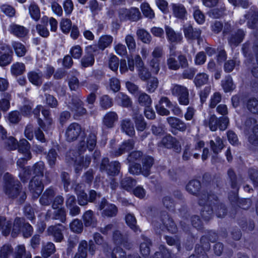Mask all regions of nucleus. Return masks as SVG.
Listing matches in <instances>:
<instances>
[{
	"label": "nucleus",
	"mask_w": 258,
	"mask_h": 258,
	"mask_svg": "<svg viewBox=\"0 0 258 258\" xmlns=\"http://www.w3.org/2000/svg\"><path fill=\"white\" fill-rule=\"evenodd\" d=\"M199 204L204 206L201 215L205 220H209L213 216L214 208L217 217H223L226 214L224 206L220 204L217 197L214 195L202 193L199 196Z\"/></svg>",
	"instance_id": "nucleus-1"
},
{
	"label": "nucleus",
	"mask_w": 258,
	"mask_h": 258,
	"mask_svg": "<svg viewBox=\"0 0 258 258\" xmlns=\"http://www.w3.org/2000/svg\"><path fill=\"white\" fill-rule=\"evenodd\" d=\"M6 180L5 192L11 198H18L20 203H23L26 198V195L24 191H20V183L18 181H15L12 178L11 175L6 173L5 175Z\"/></svg>",
	"instance_id": "nucleus-2"
},
{
	"label": "nucleus",
	"mask_w": 258,
	"mask_h": 258,
	"mask_svg": "<svg viewBox=\"0 0 258 258\" xmlns=\"http://www.w3.org/2000/svg\"><path fill=\"white\" fill-rule=\"evenodd\" d=\"M93 255L96 250V247L92 240L89 243L86 240H81L78 245L77 252L73 258H87L88 250Z\"/></svg>",
	"instance_id": "nucleus-3"
},
{
	"label": "nucleus",
	"mask_w": 258,
	"mask_h": 258,
	"mask_svg": "<svg viewBox=\"0 0 258 258\" xmlns=\"http://www.w3.org/2000/svg\"><path fill=\"white\" fill-rule=\"evenodd\" d=\"M171 92L173 95L177 96L179 103L181 105H187L189 103L188 91L184 86L174 84L171 88Z\"/></svg>",
	"instance_id": "nucleus-4"
},
{
	"label": "nucleus",
	"mask_w": 258,
	"mask_h": 258,
	"mask_svg": "<svg viewBox=\"0 0 258 258\" xmlns=\"http://www.w3.org/2000/svg\"><path fill=\"white\" fill-rule=\"evenodd\" d=\"M158 146L159 147L172 149L177 153H179L181 150V144L179 141L169 134L164 137L158 143Z\"/></svg>",
	"instance_id": "nucleus-5"
},
{
	"label": "nucleus",
	"mask_w": 258,
	"mask_h": 258,
	"mask_svg": "<svg viewBox=\"0 0 258 258\" xmlns=\"http://www.w3.org/2000/svg\"><path fill=\"white\" fill-rule=\"evenodd\" d=\"M96 133L95 132L90 133L86 141L83 140L80 142L78 150L80 152H84L87 148L89 151H92L96 146Z\"/></svg>",
	"instance_id": "nucleus-6"
},
{
	"label": "nucleus",
	"mask_w": 258,
	"mask_h": 258,
	"mask_svg": "<svg viewBox=\"0 0 258 258\" xmlns=\"http://www.w3.org/2000/svg\"><path fill=\"white\" fill-rule=\"evenodd\" d=\"M135 60L139 77L144 81L149 79L151 76V73L145 67L144 63L139 55H135Z\"/></svg>",
	"instance_id": "nucleus-7"
},
{
	"label": "nucleus",
	"mask_w": 258,
	"mask_h": 258,
	"mask_svg": "<svg viewBox=\"0 0 258 258\" xmlns=\"http://www.w3.org/2000/svg\"><path fill=\"white\" fill-rule=\"evenodd\" d=\"M96 50V47L95 45H90L87 47L85 54L81 60V64L82 67L87 68L93 65L95 58L93 52H95Z\"/></svg>",
	"instance_id": "nucleus-8"
},
{
	"label": "nucleus",
	"mask_w": 258,
	"mask_h": 258,
	"mask_svg": "<svg viewBox=\"0 0 258 258\" xmlns=\"http://www.w3.org/2000/svg\"><path fill=\"white\" fill-rule=\"evenodd\" d=\"M98 209L103 211L102 213L103 216L111 217L116 216L117 213V207L113 204L107 203L106 200L101 201L98 206Z\"/></svg>",
	"instance_id": "nucleus-9"
},
{
	"label": "nucleus",
	"mask_w": 258,
	"mask_h": 258,
	"mask_svg": "<svg viewBox=\"0 0 258 258\" xmlns=\"http://www.w3.org/2000/svg\"><path fill=\"white\" fill-rule=\"evenodd\" d=\"M81 132V126L77 123L74 122L69 125L66 131V139L69 142L76 140Z\"/></svg>",
	"instance_id": "nucleus-10"
},
{
	"label": "nucleus",
	"mask_w": 258,
	"mask_h": 258,
	"mask_svg": "<svg viewBox=\"0 0 258 258\" xmlns=\"http://www.w3.org/2000/svg\"><path fill=\"white\" fill-rule=\"evenodd\" d=\"M41 180V178L33 177L29 183L30 191L35 198H37L43 190L44 186Z\"/></svg>",
	"instance_id": "nucleus-11"
},
{
	"label": "nucleus",
	"mask_w": 258,
	"mask_h": 258,
	"mask_svg": "<svg viewBox=\"0 0 258 258\" xmlns=\"http://www.w3.org/2000/svg\"><path fill=\"white\" fill-rule=\"evenodd\" d=\"M65 227L62 225L59 224L54 226H50L47 229V233L49 235L52 236L56 242H60L63 238L62 231Z\"/></svg>",
	"instance_id": "nucleus-12"
},
{
	"label": "nucleus",
	"mask_w": 258,
	"mask_h": 258,
	"mask_svg": "<svg viewBox=\"0 0 258 258\" xmlns=\"http://www.w3.org/2000/svg\"><path fill=\"white\" fill-rule=\"evenodd\" d=\"M8 30L11 34L19 38L25 37L29 33L27 28L16 23L11 24Z\"/></svg>",
	"instance_id": "nucleus-13"
},
{
	"label": "nucleus",
	"mask_w": 258,
	"mask_h": 258,
	"mask_svg": "<svg viewBox=\"0 0 258 258\" xmlns=\"http://www.w3.org/2000/svg\"><path fill=\"white\" fill-rule=\"evenodd\" d=\"M72 104H68V107L75 111L76 115H83L87 112L86 109L83 107V103L82 100L78 97H74L72 99Z\"/></svg>",
	"instance_id": "nucleus-14"
},
{
	"label": "nucleus",
	"mask_w": 258,
	"mask_h": 258,
	"mask_svg": "<svg viewBox=\"0 0 258 258\" xmlns=\"http://www.w3.org/2000/svg\"><path fill=\"white\" fill-rule=\"evenodd\" d=\"M183 32L185 37L188 39H197L199 44L202 40L201 38V30L199 29H194L190 25L184 26Z\"/></svg>",
	"instance_id": "nucleus-15"
},
{
	"label": "nucleus",
	"mask_w": 258,
	"mask_h": 258,
	"mask_svg": "<svg viewBox=\"0 0 258 258\" xmlns=\"http://www.w3.org/2000/svg\"><path fill=\"white\" fill-rule=\"evenodd\" d=\"M255 118L250 117L247 119L245 122V125L249 127L253 128V134L249 137V142L252 144L258 143V124Z\"/></svg>",
	"instance_id": "nucleus-16"
},
{
	"label": "nucleus",
	"mask_w": 258,
	"mask_h": 258,
	"mask_svg": "<svg viewBox=\"0 0 258 258\" xmlns=\"http://www.w3.org/2000/svg\"><path fill=\"white\" fill-rule=\"evenodd\" d=\"M29 159L28 155L25 154V157L19 158L17 162V165L21 168L19 177L23 182L26 181L30 177V167H23L26 161Z\"/></svg>",
	"instance_id": "nucleus-17"
},
{
	"label": "nucleus",
	"mask_w": 258,
	"mask_h": 258,
	"mask_svg": "<svg viewBox=\"0 0 258 258\" xmlns=\"http://www.w3.org/2000/svg\"><path fill=\"white\" fill-rule=\"evenodd\" d=\"M167 121L171 127L175 128L178 131L183 132L186 129V124L180 119L175 117H168L167 118Z\"/></svg>",
	"instance_id": "nucleus-18"
},
{
	"label": "nucleus",
	"mask_w": 258,
	"mask_h": 258,
	"mask_svg": "<svg viewBox=\"0 0 258 258\" xmlns=\"http://www.w3.org/2000/svg\"><path fill=\"white\" fill-rule=\"evenodd\" d=\"M121 129L122 132L128 136L132 137L135 134L133 123L129 119H125L121 122Z\"/></svg>",
	"instance_id": "nucleus-19"
},
{
	"label": "nucleus",
	"mask_w": 258,
	"mask_h": 258,
	"mask_svg": "<svg viewBox=\"0 0 258 258\" xmlns=\"http://www.w3.org/2000/svg\"><path fill=\"white\" fill-rule=\"evenodd\" d=\"M172 10L173 15L178 19H183L187 14V11L184 6L181 4H173Z\"/></svg>",
	"instance_id": "nucleus-20"
},
{
	"label": "nucleus",
	"mask_w": 258,
	"mask_h": 258,
	"mask_svg": "<svg viewBox=\"0 0 258 258\" xmlns=\"http://www.w3.org/2000/svg\"><path fill=\"white\" fill-rule=\"evenodd\" d=\"M177 54L173 49H170V53L167 59V64L170 70H177L180 68L178 61L176 59Z\"/></svg>",
	"instance_id": "nucleus-21"
},
{
	"label": "nucleus",
	"mask_w": 258,
	"mask_h": 258,
	"mask_svg": "<svg viewBox=\"0 0 258 258\" xmlns=\"http://www.w3.org/2000/svg\"><path fill=\"white\" fill-rule=\"evenodd\" d=\"M209 144L211 150L215 154H218L224 147L223 141L219 137L210 140Z\"/></svg>",
	"instance_id": "nucleus-22"
},
{
	"label": "nucleus",
	"mask_w": 258,
	"mask_h": 258,
	"mask_svg": "<svg viewBox=\"0 0 258 258\" xmlns=\"http://www.w3.org/2000/svg\"><path fill=\"white\" fill-rule=\"evenodd\" d=\"M55 210L52 216L51 215V211H48L46 214V218H51L52 219L59 220L61 222L64 223L66 219V213L64 209L63 208H58Z\"/></svg>",
	"instance_id": "nucleus-23"
},
{
	"label": "nucleus",
	"mask_w": 258,
	"mask_h": 258,
	"mask_svg": "<svg viewBox=\"0 0 258 258\" xmlns=\"http://www.w3.org/2000/svg\"><path fill=\"white\" fill-rule=\"evenodd\" d=\"M44 170V164L42 161H39L35 163L32 168L30 167V175L32 172L35 175L34 177L42 178L43 176Z\"/></svg>",
	"instance_id": "nucleus-24"
},
{
	"label": "nucleus",
	"mask_w": 258,
	"mask_h": 258,
	"mask_svg": "<svg viewBox=\"0 0 258 258\" xmlns=\"http://www.w3.org/2000/svg\"><path fill=\"white\" fill-rule=\"evenodd\" d=\"M117 120V114L115 112L109 111L104 115L103 122L107 127H112L114 122Z\"/></svg>",
	"instance_id": "nucleus-25"
},
{
	"label": "nucleus",
	"mask_w": 258,
	"mask_h": 258,
	"mask_svg": "<svg viewBox=\"0 0 258 258\" xmlns=\"http://www.w3.org/2000/svg\"><path fill=\"white\" fill-rule=\"evenodd\" d=\"M165 31L169 41L178 43L181 41L182 39V35L180 33L175 32L171 28L166 26Z\"/></svg>",
	"instance_id": "nucleus-26"
},
{
	"label": "nucleus",
	"mask_w": 258,
	"mask_h": 258,
	"mask_svg": "<svg viewBox=\"0 0 258 258\" xmlns=\"http://www.w3.org/2000/svg\"><path fill=\"white\" fill-rule=\"evenodd\" d=\"M29 81L36 86H40L42 83V74L40 71H31L28 74Z\"/></svg>",
	"instance_id": "nucleus-27"
},
{
	"label": "nucleus",
	"mask_w": 258,
	"mask_h": 258,
	"mask_svg": "<svg viewBox=\"0 0 258 258\" xmlns=\"http://www.w3.org/2000/svg\"><path fill=\"white\" fill-rule=\"evenodd\" d=\"M142 174L148 176L150 174V169L153 164V159L151 157L146 156L142 158Z\"/></svg>",
	"instance_id": "nucleus-28"
},
{
	"label": "nucleus",
	"mask_w": 258,
	"mask_h": 258,
	"mask_svg": "<svg viewBox=\"0 0 258 258\" xmlns=\"http://www.w3.org/2000/svg\"><path fill=\"white\" fill-rule=\"evenodd\" d=\"M134 142L133 140H128L124 142L120 146L118 150L115 151L113 154L115 156H118L125 152L133 149L134 147Z\"/></svg>",
	"instance_id": "nucleus-29"
},
{
	"label": "nucleus",
	"mask_w": 258,
	"mask_h": 258,
	"mask_svg": "<svg viewBox=\"0 0 258 258\" xmlns=\"http://www.w3.org/2000/svg\"><path fill=\"white\" fill-rule=\"evenodd\" d=\"M113 41V37L111 35H104L101 36L98 42V48L103 50L111 45Z\"/></svg>",
	"instance_id": "nucleus-30"
},
{
	"label": "nucleus",
	"mask_w": 258,
	"mask_h": 258,
	"mask_svg": "<svg viewBox=\"0 0 258 258\" xmlns=\"http://www.w3.org/2000/svg\"><path fill=\"white\" fill-rule=\"evenodd\" d=\"M136 128L138 131H144L147 126V123L145 122L143 116L140 114H135L133 117Z\"/></svg>",
	"instance_id": "nucleus-31"
},
{
	"label": "nucleus",
	"mask_w": 258,
	"mask_h": 258,
	"mask_svg": "<svg viewBox=\"0 0 258 258\" xmlns=\"http://www.w3.org/2000/svg\"><path fill=\"white\" fill-rule=\"evenodd\" d=\"M54 191L53 189L49 188L46 189L40 199V204L44 206L49 205L52 198L54 196Z\"/></svg>",
	"instance_id": "nucleus-32"
},
{
	"label": "nucleus",
	"mask_w": 258,
	"mask_h": 258,
	"mask_svg": "<svg viewBox=\"0 0 258 258\" xmlns=\"http://www.w3.org/2000/svg\"><path fill=\"white\" fill-rule=\"evenodd\" d=\"M112 240L113 242L117 245L125 246L127 242L126 238L119 231L115 230L113 233Z\"/></svg>",
	"instance_id": "nucleus-33"
},
{
	"label": "nucleus",
	"mask_w": 258,
	"mask_h": 258,
	"mask_svg": "<svg viewBox=\"0 0 258 258\" xmlns=\"http://www.w3.org/2000/svg\"><path fill=\"white\" fill-rule=\"evenodd\" d=\"M219 119L215 115H210L204 120V124L206 126H208L212 131L217 130L218 126Z\"/></svg>",
	"instance_id": "nucleus-34"
},
{
	"label": "nucleus",
	"mask_w": 258,
	"mask_h": 258,
	"mask_svg": "<svg viewBox=\"0 0 258 258\" xmlns=\"http://www.w3.org/2000/svg\"><path fill=\"white\" fill-rule=\"evenodd\" d=\"M93 238L96 244L101 246L102 250L105 252H109V246L108 243L104 240L103 236L99 233H95Z\"/></svg>",
	"instance_id": "nucleus-35"
},
{
	"label": "nucleus",
	"mask_w": 258,
	"mask_h": 258,
	"mask_svg": "<svg viewBox=\"0 0 258 258\" xmlns=\"http://www.w3.org/2000/svg\"><path fill=\"white\" fill-rule=\"evenodd\" d=\"M55 251L54 244L52 242H47L42 246L41 254L44 258H48Z\"/></svg>",
	"instance_id": "nucleus-36"
},
{
	"label": "nucleus",
	"mask_w": 258,
	"mask_h": 258,
	"mask_svg": "<svg viewBox=\"0 0 258 258\" xmlns=\"http://www.w3.org/2000/svg\"><path fill=\"white\" fill-rule=\"evenodd\" d=\"M139 103L146 108L150 107L152 101L150 96L145 92H140L138 98Z\"/></svg>",
	"instance_id": "nucleus-37"
},
{
	"label": "nucleus",
	"mask_w": 258,
	"mask_h": 258,
	"mask_svg": "<svg viewBox=\"0 0 258 258\" xmlns=\"http://www.w3.org/2000/svg\"><path fill=\"white\" fill-rule=\"evenodd\" d=\"M201 187V183L199 180H192L188 182L186 188L188 192L192 195H197Z\"/></svg>",
	"instance_id": "nucleus-38"
},
{
	"label": "nucleus",
	"mask_w": 258,
	"mask_h": 258,
	"mask_svg": "<svg viewBox=\"0 0 258 258\" xmlns=\"http://www.w3.org/2000/svg\"><path fill=\"white\" fill-rule=\"evenodd\" d=\"M84 221L86 226L94 227L96 225L97 220L92 211H87L84 215Z\"/></svg>",
	"instance_id": "nucleus-39"
},
{
	"label": "nucleus",
	"mask_w": 258,
	"mask_h": 258,
	"mask_svg": "<svg viewBox=\"0 0 258 258\" xmlns=\"http://www.w3.org/2000/svg\"><path fill=\"white\" fill-rule=\"evenodd\" d=\"M226 8L224 5L221 6L220 8L211 10L208 13L209 16L214 19L220 18L226 14Z\"/></svg>",
	"instance_id": "nucleus-40"
},
{
	"label": "nucleus",
	"mask_w": 258,
	"mask_h": 258,
	"mask_svg": "<svg viewBox=\"0 0 258 258\" xmlns=\"http://www.w3.org/2000/svg\"><path fill=\"white\" fill-rule=\"evenodd\" d=\"M18 147L19 148V152H22L27 155L28 158L31 159V153L29 151L30 149V145L26 140L24 139L21 140L19 142V143H18Z\"/></svg>",
	"instance_id": "nucleus-41"
},
{
	"label": "nucleus",
	"mask_w": 258,
	"mask_h": 258,
	"mask_svg": "<svg viewBox=\"0 0 258 258\" xmlns=\"http://www.w3.org/2000/svg\"><path fill=\"white\" fill-rule=\"evenodd\" d=\"M244 35L243 31L241 30H238L234 34L231 35L229 39V43L234 46L237 45L242 41Z\"/></svg>",
	"instance_id": "nucleus-42"
},
{
	"label": "nucleus",
	"mask_w": 258,
	"mask_h": 258,
	"mask_svg": "<svg viewBox=\"0 0 258 258\" xmlns=\"http://www.w3.org/2000/svg\"><path fill=\"white\" fill-rule=\"evenodd\" d=\"M12 46L15 50L16 55L19 57H22L25 55L27 49L24 45L18 41L12 42Z\"/></svg>",
	"instance_id": "nucleus-43"
},
{
	"label": "nucleus",
	"mask_w": 258,
	"mask_h": 258,
	"mask_svg": "<svg viewBox=\"0 0 258 258\" xmlns=\"http://www.w3.org/2000/svg\"><path fill=\"white\" fill-rule=\"evenodd\" d=\"M32 258L31 254L29 251H26L23 245H18L16 248L14 254V258Z\"/></svg>",
	"instance_id": "nucleus-44"
},
{
	"label": "nucleus",
	"mask_w": 258,
	"mask_h": 258,
	"mask_svg": "<svg viewBox=\"0 0 258 258\" xmlns=\"http://www.w3.org/2000/svg\"><path fill=\"white\" fill-rule=\"evenodd\" d=\"M91 162V158L89 156H86L84 158L81 156H78L76 161L75 165L78 166L76 169V170H80L82 168H87Z\"/></svg>",
	"instance_id": "nucleus-45"
},
{
	"label": "nucleus",
	"mask_w": 258,
	"mask_h": 258,
	"mask_svg": "<svg viewBox=\"0 0 258 258\" xmlns=\"http://www.w3.org/2000/svg\"><path fill=\"white\" fill-rule=\"evenodd\" d=\"M11 223L10 221H7L4 217H0V231L3 234L7 236L10 232Z\"/></svg>",
	"instance_id": "nucleus-46"
},
{
	"label": "nucleus",
	"mask_w": 258,
	"mask_h": 258,
	"mask_svg": "<svg viewBox=\"0 0 258 258\" xmlns=\"http://www.w3.org/2000/svg\"><path fill=\"white\" fill-rule=\"evenodd\" d=\"M28 9L31 18L35 21H38L40 17V9L38 6L36 4L32 3Z\"/></svg>",
	"instance_id": "nucleus-47"
},
{
	"label": "nucleus",
	"mask_w": 258,
	"mask_h": 258,
	"mask_svg": "<svg viewBox=\"0 0 258 258\" xmlns=\"http://www.w3.org/2000/svg\"><path fill=\"white\" fill-rule=\"evenodd\" d=\"M127 20L132 21H137L141 18V14L138 8L132 7L127 9Z\"/></svg>",
	"instance_id": "nucleus-48"
},
{
	"label": "nucleus",
	"mask_w": 258,
	"mask_h": 258,
	"mask_svg": "<svg viewBox=\"0 0 258 258\" xmlns=\"http://www.w3.org/2000/svg\"><path fill=\"white\" fill-rule=\"evenodd\" d=\"M138 38L145 43H149L151 41V36L144 29H139L137 31Z\"/></svg>",
	"instance_id": "nucleus-49"
},
{
	"label": "nucleus",
	"mask_w": 258,
	"mask_h": 258,
	"mask_svg": "<svg viewBox=\"0 0 258 258\" xmlns=\"http://www.w3.org/2000/svg\"><path fill=\"white\" fill-rule=\"evenodd\" d=\"M13 59V52L2 54L0 51V66L5 67L11 63Z\"/></svg>",
	"instance_id": "nucleus-50"
},
{
	"label": "nucleus",
	"mask_w": 258,
	"mask_h": 258,
	"mask_svg": "<svg viewBox=\"0 0 258 258\" xmlns=\"http://www.w3.org/2000/svg\"><path fill=\"white\" fill-rule=\"evenodd\" d=\"M116 101L122 106L128 107L131 105L132 102L130 98L122 93H119L116 97Z\"/></svg>",
	"instance_id": "nucleus-51"
},
{
	"label": "nucleus",
	"mask_w": 258,
	"mask_h": 258,
	"mask_svg": "<svg viewBox=\"0 0 258 258\" xmlns=\"http://www.w3.org/2000/svg\"><path fill=\"white\" fill-rule=\"evenodd\" d=\"M25 71V66L22 62H16L11 66V72L15 75L18 76L22 74Z\"/></svg>",
	"instance_id": "nucleus-52"
},
{
	"label": "nucleus",
	"mask_w": 258,
	"mask_h": 258,
	"mask_svg": "<svg viewBox=\"0 0 258 258\" xmlns=\"http://www.w3.org/2000/svg\"><path fill=\"white\" fill-rule=\"evenodd\" d=\"M208 80V76L206 73H199L195 77L194 82L197 87H201L206 84Z\"/></svg>",
	"instance_id": "nucleus-53"
},
{
	"label": "nucleus",
	"mask_w": 258,
	"mask_h": 258,
	"mask_svg": "<svg viewBox=\"0 0 258 258\" xmlns=\"http://www.w3.org/2000/svg\"><path fill=\"white\" fill-rule=\"evenodd\" d=\"M120 169V163L118 161L112 162L109 164L108 169H107V173L109 175L115 176L118 174Z\"/></svg>",
	"instance_id": "nucleus-54"
},
{
	"label": "nucleus",
	"mask_w": 258,
	"mask_h": 258,
	"mask_svg": "<svg viewBox=\"0 0 258 258\" xmlns=\"http://www.w3.org/2000/svg\"><path fill=\"white\" fill-rule=\"evenodd\" d=\"M141 9L144 15L149 18L153 19L155 17V14L147 3H143L141 5Z\"/></svg>",
	"instance_id": "nucleus-55"
},
{
	"label": "nucleus",
	"mask_w": 258,
	"mask_h": 258,
	"mask_svg": "<svg viewBox=\"0 0 258 258\" xmlns=\"http://www.w3.org/2000/svg\"><path fill=\"white\" fill-rule=\"evenodd\" d=\"M100 104L103 109H107L113 105V101L108 95H104L100 98Z\"/></svg>",
	"instance_id": "nucleus-56"
},
{
	"label": "nucleus",
	"mask_w": 258,
	"mask_h": 258,
	"mask_svg": "<svg viewBox=\"0 0 258 258\" xmlns=\"http://www.w3.org/2000/svg\"><path fill=\"white\" fill-rule=\"evenodd\" d=\"M222 86L225 92H226L231 91L235 88L232 79L230 76L226 77L222 81Z\"/></svg>",
	"instance_id": "nucleus-57"
},
{
	"label": "nucleus",
	"mask_w": 258,
	"mask_h": 258,
	"mask_svg": "<svg viewBox=\"0 0 258 258\" xmlns=\"http://www.w3.org/2000/svg\"><path fill=\"white\" fill-rule=\"evenodd\" d=\"M151 245L150 240L147 238L144 239V242L140 245V250L143 255H148L150 252V246Z\"/></svg>",
	"instance_id": "nucleus-58"
},
{
	"label": "nucleus",
	"mask_w": 258,
	"mask_h": 258,
	"mask_svg": "<svg viewBox=\"0 0 258 258\" xmlns=\"http://www.w3.org/2000/svg\"><path fill=\"white\" fill-rule=\"evenodd\" d=\"M143 153L140 151H134L132 152L127 157L128 162L135 163L140 161L143 158Z\"/></svg>",
	"instance_id": "nucleus-59"
},
{
	"label": "nucleus",
	"mask_w": 258,
	"mask_h": 258,
	"mask_svg": "<svg viewBox=\"0 0 258 258\" xmlns=\"http://www.w3.org/2000/svg\"><path fill=\"white\" fill-rule=\"evenodd\" d=\"M160 58L152 57L149 61V66L151 68V71L153 73L157 74L160 69Z\"/></svg>",
	"instance_id": "nucleus-60"
},
{
	"label": "nucleus",
	"mask_w": 258,
	"mask_h": 258,
	"mask_svg": "<svg viewBox=\"0 0 258 258\" xmlns=\"http://www.w3.org/2000/svg\"><path fill=\"white\" fill-rule=\"evenodd\" d=\"M82 48L79 45L73 46L70 50L71 56L75 59H79L82 56Z\"/></svg>",
	"instance_id": "nucleus-61"
},
{
	"label": "nucleus",
	"mask_w": 258,
	"mask_h": 258,
	"mask_svg": "<svg viewBox=\"0 0 258 258\" xmlns=\"http://www.w3.org/2000/svg\"><path fill=\"white\" fill-rule=\"evenodd\" d=\"M159 81L155 77L151 78L148 81L147 85V90L149 93L154 92L157 88Z\"/></svg>",
	"instance_id": "nucleus-62"
},
{
	"label": "nucleus",
	"mask_w": 258,
	"mask_h": 258,
	"mask_svg": "<svg viewBox=\"0 0 258 258\" xmlns=\"http://www.w3.org/2000/svg\"><path fill=\"white\" fill-rule=\"evenodd\" d=\"M194 10V17L196 21L199 24H203L205 22V16L203 13L199 10L198 6L193 7Z\"/></svg>",
	"instance_id": "nucleus-63"
},
{
	"label": "nucleus",
	"mask_w": 258,
	"mask_h": 258,
	"mask_svg": "<svg viewBox=\"0 0 258 258\" xmlns=\"http://www.w3.org/2000/svg\"><path fill=\"white\" fill-rule=\"evenodd\" d=\"M12 252L13 248L11 245H4L0 249V258H8Z\"/></svg>",
	"instance_id": "nucleus-64"
}]
</instances>
